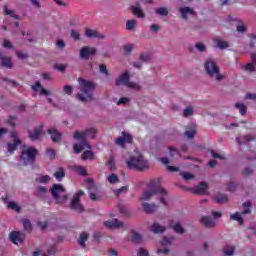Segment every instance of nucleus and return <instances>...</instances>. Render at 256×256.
<instances>
[{
  "instance_id": "nucleus-29",
  "label": "nucleus",
  "mask_w": 256,
  "mask_h": 256,
  "mask_svg": "<svg viewBox=\"0 0 256 256\" xmlns=\"http://www.w3.org/2000/svg\"><path fill=\"white\" fill-rule=\"evenodd\" d=\"M180 13L182 15V19H187V15H193L195 12L189 7H183L180 8Z\"/></svg>"
},
{
  "instance_id": "nucleus-1",
  "label": "nucleus",
  "mask_w": 256,
  "mask_h": 256,
  "mask_svg": "<svg viewBox=\"0 0 256 256\" xmlns=\"http://www.w3.org/2000/svg\"><path fill=\"white\" fill-rule=\"evenodd\" d=\"M149 189L145 190L143 193V201H149L151 197H155V195H161L160 197V203L162 205L167 206V200L165 197H167V190H165L163 187H161V183L159 180H151L148 184Z\"/></svg>"
},
{
  "instance_id": "nucleus-54",
  "label": "nucleus",
  "mask_w": 256,
  "mask_h": 256,
  "mask_svg": "<svg viewBox=\"0 0 256 256\" xmlns=\"http://www.w3.org/2000/svg\"><path fill=\"white\" fill-rule=\"evenodd\" d=\"M183 115H184V117H189V116L193 115V108H191V106L185 108Z\"/></svg>"
},
{
  "instance_id": "nucleus-39",
  "label": "nucleus",
  "mask_w": 256,
  "mask_h": 256,
  "mask_svg": "<svg viewBox=\"0 0 256 256\" xmlns=\"http://www.w3.org/2000/svg\"><path fill=\"white\" fill-rule=\"evenodd\" d=\"M197 133V130L195 128H189L185 131L184 135L187 137V139H193L195 137V134Z\"/></svg>"
},
{
  "instance_id": "nucleus-43",
  "label": "nucleus",
  "mask_w": 256,
  "mask_h": 256,
  "mask_svg": "<svg viewBox=\"0 0 256 256\" xmlns=\"http://www.w3.org/2000/svg\"><path fill=\"white\" fill-rule=\"evenodd\" d=\"M135 25H137V21H135L134 19L128 20L126 22L127 31H133V29H135Z\"/></svg>"
},
{
  "instance_id": "nucleus-5",
  "label": "nucleus",
  "mask_w": 256,
  "mask_h": 256,
  "mask_svg": "<svg viewBox=\"0 0 256 256\" xmlns=\"http://www.w3.org/2000/svg\"><path fill=\"white\" fill-rule=\"evenodd\" d=\"M97 135V128H86L85 131L81 132L79 130L74 132L73 139L76 141H82L83 145H86L87 149H92L91 144L87 141V137H91V139H95Z\"/></svg>"
},
{
  "instance_id": "nucleus-8",
  "label": "nucleus",
  "mask_w": 256,
  "mask_h": 256,
  "mask_svg": "<svg viewBox=\"0 0 256 256\" xmlns=\"http://www.w3.org/2000/svg\"><path fill=\"white\" fill-rule=\"evenodd\" d=\"M39 151L35 147H28L27 149L23 150L20 159H27L29 163H35V158L37 157V154Z\"/></svg>"
},
{
  "instance_id": "nucleus-62",
  "label": "nucleus",
  "mask_w": 256,
  "mask_h": 256,
  "mask_svg": "<svg viewBox=\"0 0 256 256\" xmlns=\"http://www.w3.org/2000/svg\"><path fill=\"white\" fill-rule=\"evenodd\" d=\"M3 81H5V83H11V85H13V87H19V82L13 81L9 78H3Z\"/></svg>"
},
{
  "instance_id": "nucleus-30",
  "label": "nucleus",
  "mask_w": 256,
  "mask_h": 256,
  "mask_svg": "<svg viewBox=\"0 0 256 256\" xmlns=\"http://www.w3.org/2000/svg\"><path fill=\"white\" fill-rule=\"evenodd\" d=\"M242 214L239 212H236L232 215H230V219L232 221H237L239 223V225H243L244 221H243V216H241Z\"/></svg>"
},
{
  "instance_id": "nucleus-2",
  "label": "nucleus",
  "mask_w": 256,
  "mask_h": 256,
  "mask_svg": "<svg viewBox=\"0 0 256 256\" xmlns=\"http://www.w3.org/2000/svg\"><path fill=\"white\" fill-rule=\"evenodd\" d=\"M79 90L80 93L76 95V99L82 103H87V101H93V91H95V84L89 80L79 78Z\"/></svg>"
},
{
  "instance_id": "nucleus-57",
  "label": "nucleus",
  "mask_w": 256,
  "mask_h": 256,
  "mask_svg": "<svg viewBox=\"0 0 256 256\" xmlns=\"http://www.w3.org/2000/svg\"><path fill=\"white\" fill-rule=\"evenodd\" d=\"M236 31H238V33H245V31H247V26H245L243 24H239L236 27Z\"/></svg>"
},
{
  "instance_id": "nucleus-16",
  "label": "nucleus",
  "mask_w": 256,
  "mask_h": 256,
  "mask_svg": "<svg viewBox=\"0 0 256 256\" xmlns=\"http://www.w3.org/2000/svg\"><path fill=\"white\" fill-rule=\"evenodd\" d=\"M130 77L129 72L125 71L117 80H116V87L119 85H125L127 87Z\"/></svg>"
},
{
  "instance_id": "nucleus-63",
  "label": "nucleus",
  "mask_w": 256,
  "mask_h": 256,
  "mask_svg": "<svg viewBox=\"0 0 256 256\" xmlns=\"http://www.w3.org/2000/svg\"><path fill=\"white\" fill-rule=\"evenodd\" d=\"M123 49L125 53H131V51H133V44L124 45Z\"/></svg>"
},
{
  "instance_id": "nucleus-15",
  "label": "nucleus",
  "mask_w": 256,
  "mask_h": 256,
  "mask_svg": "<svg viewBox=\"0 0 256 256\" xmlns=\"http://www.w3.org/2000/svg\"><path fill=\"white\" fill-rule=\"evenodd\" d=\"M200 223H202V225H204L207 229H213V227L217 225L214 219L209 216H203L200 220Z\"/></svg>"
},
{
  "instance_id": "nucleus-42",
  "label": "nucleus",
  "mask_w": 256,
  "mask_h": 256,
  "mask_svg": "<svg viewBox=\"0 0 256 256\" xmlns=\"http://www.w3.org/2000/svg\"><path fill=\"white\" fill-rule=\"evenodd\" d=\"M155 13L157 15H162L163 17H167L169 15V11L165 7L157 8Z\"/></svg>"
},
{
  "instance_id": "nucleus-25",
  "label": "nucleus",
  "mask_w": 256,
  "mask_h": 256,
  "mask_svg": "<svg viewBox=\"0 0 256 256\" xmlns=\"http://www.w3.org/2000/svg\"><path fill=\"white\" fill-rule=\"evenodd\" d=\"M142 207H143L145 213H147L148 215H151V213H153V211H155V209H157V205L149 204L147 202L143 203Z\"/></svg>"
},
{
  "instance_id": "nucleus-38",
  "label": "nucleus",
  "mask_w": 256,
  "mask_h": 256,
  "mask_svg": "<svg viewBox=\"0 0 256 256\" xmlns=\"http://www.w3.org/2000/svg\"><path fill=\"white\" fill-rule=\"evenodd\" d=\"M208 185L206 182H201L200 184H198V186L196 187V193H205V190L208 189Z\"/></svg>"
},
{
  "instance_id": "nucleus-27",
  "label": "nucleus",
  "mask_w": 256,
  "mask_h": 256,
  "mask_svg": "<svg viewBox=\"0 0 256 256\" xmlns=\"http://www.w3.org/2000/svg\"><path fill=\"white\" fill-rule=\"evenodd\" d=\"M81 159L83 161H87V159H89L90 161H93V159H95V153H93V151L91 150H86L82 153Z\"/></svg>"
},
{
  "instance_id": "nucleus-18",
  "label": "nucleus",
  "mask_w": 256,
  "mask_h": 256,
  "mask_svg": "<svg viewBox=\"0 0 256 256\" xmlns=\"http://www.w3.org/2000/svg\"><path fill=\"white\" fill-rule=\"evenodd\" d=\"M104 225L108 229H118V227H123V222H119V220L114 219L104 222Z\"/></svg>"
},
{
  "instance_id": "nucleus-17",
  "label": "nucleus",
  "mask_w": 256,
  "mask_h": 256,
  "mask_svg": "<svg viewBox=\"0 0 256 256\" xmlns=\"http://www.w3.org/2000/svg\"><path fill=\"white\" fill-rule=\"evenodd\" d=\"M85 35L88 39H103V35L99 34L96 30L86 28Z\"/></svg>"
},
{
  "instance_id": "nucleus-53",
  "label": "nucleus",
  "mask_w": 256,
  "mask_h": 256,
  "mask_svg": "<svg viewBox=\"0 0 256 256\" xmlns=\"http://www.w3.org/2000/svg\"><path fill=\"white\" fill-rule=\"evenodd\" d=\"M181 175L185 181H191V179H195V175L191 173H181Z\"/></svg>"
},
{
  "instance_id": "nucleus-56",
  "label": "nucleus",
  "mask_w": 256,
  "mask_h": 256,
  "mask_svg": "<svg viewBox=\"0 0 256 256\" xmlns=\"http://www.w3.org/2000/svg\"><path fill=\"white\" fill-rule=\"evenodd\" d=\"M242 175L244 177H249V175H253V170L249 167L245 168L244 171L242 172Z\"/></svg>"
},
{
  "instance_id": "nucleus-10",
  "label": "nucleus",
  "mask_w": 256,
  "mask_h": 256,
  "mask_svg": "<svg viewBox=\"0 0 256 256\" xmlns=\"http://www.w3.org/2000/svg\"><path fill=\"white\" fill-rule=\"evenodd\" d=\"M11 137L14 142L8 143L7 149H8V153H10V155H13L15 153V151H17V147H19V145H21V140L17 136L16 132H11Z\"/></svg>"
},
{
  "instance_id": "nucleus-41",
  "label": "nucleus",
  "mask_w": 256,
  "mask_h": 256,
  "mask_svg": "<svg viewBox=\"0 0 256 256\" xmlns=\"http://www.w3.org/2000/svg\"><path fill=\"white\" fill-rule=\"evenodd\" d=\"M2 47H4V49H9L10 51L15 50V47L13 46L11 41H9L8 39L3 40Z\"/></svg>"
},
{
  "instance_id": "nucleus-45",
  "label": "nucleus",
  "mask_w": 256,
  "mask_h": 256,
  "mask_svg": "<svg viewBox=\"0 0 256 256\" xmlns=\"http://www.w3.org/2000/svg\"><path fill=\"white\" fill-rule=\"evenodd\" d=\"M46 155H48L49 159L53 160L56 157L55 149L48 148L46 149Z\"/></svg>"
},
{
  "instance_id": "nucleus-37",
  "label": "nucleus",
  "mask_w": 256,
  "mask_h": 256,
  "mask_svg": "<svg viewBox=\"0 0 256 256\" xmlns=\"http://www.w3.org/2000/svg\"><path fill=\"white\" fill-rule=\"evenodd\" d=\"M171 228L179 235H183V233H185V228L181 226V223H176L174 226H171Z\"/></svg>"
},
{
  "instance_id": "nucleus-23",
  "label": "nucleus",
  "mask_w": 256,
  "mask_h": 256,
  "mask_svg": "<svg viewBox=\"0 0 256 256\" xmlns=\"http://www.w3.org/2000/svg\"><path fill=\"white\" fill-rule=\"evenodd\" d=\"M39 89H41V93L42 95H51V92H49V90L43 88V85L41 84V82H36L33 86H32V90L33 91H39Z\"/></svg>"
},
{
  "instance_id": "nucleus-46",
  "label": "nucleus",
  "mask_w": 256,
  "mask_h": 256,
  "mask_svg": "<svg viewBox=\"0 0 256 256\" xmlns=\"http://www.w3.org/2000/svg\"><path fill=\"white\" fill-rule=\"evenodd\" d=\"M76 171L78 175H82V177H87V170L83 168V166L76 167Z\"/></svg>"
},
{
  "instance_id": "nucleus-11",
  "label": "nucleus",
  "mask_w": 256,
  "mask_h": 256,
  "mask_svg": "<svg viewBox=\"0 0 256 256\" xmlns=\"http://www.w3.org/2000/svg\"><path fill=\"white\" fill-rule=\"evenodd\" d=\"M9 239L14 243V245H19L25 241V233L19 231H12L9 234Z\"/></svg>"
},
{
  "instance_id": "nucleus-36",
  "label": "nucleus",
  "mask_w": 256,
  "mask_h": 256,
  "mask_svg": "<svg viewBox=\"0 0 256 256\" xmlns=\"http://www.w3.org/2000/svg\"><path fill=\"white\" fill-rule=\"evenodd\" d=\"M74 153L79 154L83 149H87V145L83 144V140H81V145L74 144L73 145Z\"/></svg>"
},
{
  "instance_id": "nucleus-52",
  "label": "nucleus",
  "mask_w": 256,
  "mask_h": 256,
  "mask_svg": "<svg viewBox=\"0 0 256 256\" xmlns=\"http://www.w3.org/2000/svg\"><path fill=\"white\" fill-rule=\"evenodd\" d=\"M245 71H249L250 73H252L253 71H255V64L254 63H248L244 66Z\"/></svg>"
},
{
  "instance_id": "nucleus-22",
  "label": "nucleus",
  "mask_w": 256,
  "mask_h": 256,
  "mask_svg": "<svg viewBox=\"0 0 256 256\" xmlns=\"http://www.w3.org/2000/svg\"><path fill=\"white\" fill-rule=\"evenodd\" d=\"M41 133H43V125H40L39 129H34V132L29 134L31 141H37L41 137Z\"/></svg>"
},
{
  "instance_id": "nucleus-44",
  "label": "nucleus",
  "mask_w": 256,
  "mask_h": 256,
  "mask_svg": "<svg viewBox=\"0 0 256 256\" xmlns=\"http://www.w3.org/2000/svg\"><path fill=\"white\" fill-rule=\"evenodd\" d=\"M130 89H134L135 91H141V86L135 82H128L127 86Z\"/></svg>"
},
{
  "instance_id": "nucleus-12",
  "label": "nucleus",
  "mask_w": 256,
  "mask_h": 256,
  "mask_svg": "<svg viewBox=\"0 0 256 256\" xmlns=\"http://www.w3.org/2000/svg\"><path fill=\"white\" fill-rule=\"evenodd\" d=\"M97 49L85 46L80 49V58L81 59H90L91 55H95Z\"/></svg>"
},
{
  "instance_id": "nucleus-34",
  "label": "nucleus",
  "mask_w": 256,
  "mask_h": 256,
  "mask_svg": "<svg viewBox=\"0 0 256 256\" xmlns=\"http://www.w3.org/2000/svg\"><path fill=\"white\" fill-rule=\"evenodd\" d=\"M54 177L57 179V181H63L65 177V169L59 168L58 171L54 173Z\"/></svg>"
},
{
  "instance_id": "nucleus-21",
  "label": "nucleus",
  "mask_w": 256,
  "mask_h": 256,
  "mask_svg": "<svg viewBox=\"0 0 256 256\" xmlns=\"http://www.w3.org/2000/svg\"><path fill=\"white\" fill-rule=\"evenodd\" d=\"M214 201L219 204L227 203V201H229V197L226 194L219 192L214 197Z\"/></svg>"
},
{
  "instance_id": "nucleus-32",
  "label": "nucleus",
  "mask_w": 256,
  "mask_h": 256,
  "mask_svg": "<svg viewBox=\"0 0 256 256\" xmlns=\"http://www.w3.org/2000/svg\"><path fill=\"white\" fill-rule=\"evenodd\" d=\"M235 108L238 109L240 115H247V106L243 103H236Z\"/></svg>"
},
{
  "instance_id": "nucleus-40",
  "label": "nucleus",
  "mask_w": 256,
  "mask_h": 256,
  "mask_svg": "<svg viewBox=\"0 0 256 256\" xmlns=\"http://www.w3.org/2000/svg\"><path fill=\"white\" fill-rule=\"evenodd\" d=\"M8 209H12L13 211H16V213H21V207L13 201L8 202Z\"/></svg>"
},
{
  "instance_id": "nucleus-26",
  "label": "nucleus",
  "mask_w": 256,
  "mask_h": 256,
  "mask_svg": "<svg viewBox=\"0 0 256 256\" xmlns=\"http://www.w3.org/2000/svg\"><path fill=\"white\" fill-rule=\"evenodd\" d=\"M167 228H165L164 226L159 225V223H154L151 228L150 231H152V233H165Z\"/></svg>"
},
{
  "instance_id": "nucleus-49",
  "label": "nucleus",
  "mask_w": 256,
  "mask_h": 256,
  "mask_svg": "<svg viewBox=\"0 0 256 256\" xmlns=\"http://www.w3.org/2000/svg\"><path fill=\"white\" fill-rule=\"evenodd\" d=\"M237 189V184L235 182H229L227 185V191H230V193L235 192Z\"/></svg>"
},
{
  "instance_id": "nucleus-60",
  "label": "nucleus",
  "mask_w": 256,
  "mask_h": 256,
  "mask_svg": "<svg viewBox=\"0 0 256 256\" xmlns=\"http://www.w3.org/2000/svg\"><path fill=\"white\" fill-rule=\"evenodd\" d=\"M150 56L149 54H140V61H143L144 63H149Z\"/></svg>"
},
{
  "instance_id": "nucleus-24",
  "label": "nucleus",
  "mask_w": 256,
  "mask_h": 256,
  "mask_svg": "<svg viewBox=\"0 0 256 256\" xmlns=\"http://www.w3.org/2000/svg\"><path fill=\"white\" fill-rule=\"evenodd\" d=\"M223 256H234L235 255V246L227 245L222 250Z\"/></svg>"
},
{
  "instance_id": "nucleus-13",
  "label": "nucleus",
  "mask_w": 256,
  "mask_h": 256,
  "mask_svg": "<svg viewBox=\"0 0 256 256\" xmlns=\"http://www.w3.org/2000/svg\"><path fill=\"white\" fill-rule=\"evenodd\" d=\"M47 133L50 135L52 143H59L63 138V135L55 128H49Z\"/></svg>"
},
{
  "instance_id": "nucleus-33",
  "label": "nucleus",
  "mask_w": 256,
  "mask_h": 256,
  "mask_svg": "<svg viewBox=\"0 0 256 256\" xmlns=\"http://www.w3.org/2000/svg\"><path fill=\"white\" fill-rule=\"evenodd\" d=\"M24 231L27 233H31L33 231V226L31 225V221L29 219H23L22 220Z\"/></svg>"
},
{
  "instance_id": "nucleus-14",
  "label": "nucleus",
  "mask_w": 256,
  "mask_h": 256,
  "mask_svg": "<svg viewBox=\"0 0 256 256\" xmlns=\"http://www.w3.org/2000/svg\"><path fill=\"white\" fill-rule=\"evenodd\" d=\"M0 61L1 67L4 69H13V62L11 61V57L5 56L0 52Z\"/></svg>"
},
{
  "instance_id": "nucleus-9",
  "label": "nucleus",
  "mask_w": 256,
  "mask_h": 256,
  "mask_svg": "<svg viewBox=\"0 0 256 256\" xmlns=\"http://www.w3.org/2000/svg\"><path fill=\"white\" fill-rule=\"evenodd\" d=\"M122 136L116 138L115 143L119 147H122V149L125 148V143H133V136L127 132H122Z\"/></svg>"
},
{
  "instance_id": "nucleus-6",
  "label": "nucleus",
  "mask_w": 256,
  "mask_h": 256,
  "mask_svg": "<svg viewBox=\"0 0 256 256\" xmlns=\"http://www.w3.org/2000/svg\"><path fill=\"white\" fill-rule=\"evenodd\" d=\"M67 190L61 184H53L50 192L52 194L53 199L56 201V205H63V203L67 202L69 199L68 195L59 196V193H65Z\"/></svg>"
},
{
  "instance_id": "nucleus-31",
  "label": "nucleus",
  "mask_w": 256,
  "mask_h": 256,
  "mask_svg": "<svg viewBox=\"0 0 256 256\" xmlns=\"http://www.w3.org/2000/svg\"><path fill=\"white\" fill-rule=\"evenodd\" d=\"M87 239H89V235L87 233L83 232L80 234L78 243L83 249H85V241H87Z\"/></svg>"
},
{
  "instance_id": "nucleus-64",
  "label": "nucleus",
  "mask_w": 256,
  "mask_h": 256,
  "mask_svg": "<svg viewBox=\"0 0 256 256\" xmlns=\"http://www.w3.org/2000/svg\"><path fill=\"white\" fill-rule=\"evenodd\" d=\"M196 48L198 49V51H200V53H203V51H205V45L203 43H196Z\"/></svg>"
},
{
  "instance_id": "nucleus-50",
  "label": "nucleus",
  "mask_w": 256,
  "mask_h": 256,
  "mask_svg": "<svg viewBox=\"0 0 256 256\" xmlns=\"http://www.w3.org/2000/svg\"><path fill=\"white\" fill-rule=\"evenodd\" d=\"M108 181H109V183H112V184L113 183H119V178L115 174H110L108 176Z\"/></svg>"
},
{
  "instance_id": "nucleus-28",
  "label": "nucleus",
  "mask_w": 256,
  "mask_h": 256,
  "mask_svg": "<svg viewBox=\"0 0 256 256\" xmlns=\"http://www.w3.org/2000/svg\"><path fill=\"white\" fill-rule=\"evenodd\" d=\"M141 241H143V235L135 231H132V243H135V245H139Z\"/></svg>"
},
{
  "instance_id": "nucleus-55",
  "label": "nucleus",
  "mask_w": 256,
  "mask_h": 256,
  "mask_svg": "<svg viewBox=\"0 0 256 256\" xmlns=\"http://www.w3.org/2000/svg\"><path fill=\"white\" fill-rule=\"evenodd\" d=\"M49 181H51L49 175H43L39 178V183H49Z\"/></svg>"
},
{
  "instance_id": "nucleus-3",
  "label": "nucleus",
  "mask_w": 256,
  "mask_h": 256,
  "mask_svg": "<svg viewBox=\"0 0 256 256\" xmlns=\"http://www.w3.org/2000/svg\"><path fill=\"white\" fill-rule=\"evenodd\" d=\"M126 165L128 169H133L134 171H145V169H149V161L143 155L130 156L126 160Z\"/></svg>"
},
{
  "instance_id": "nucleus-20",
  "label": "nucleus",
  "mask_w": 256,
  "mask_h": 256,
  "mask_svg": "<svg viewBox=\"0 0 256 256\" xmlns=\"http://www.w3.org/2000/svg\"><path fill=\"white\" fill-rule=\"evenodd\" d=\"M3 12H4V15H9V17H11L12 19H16L17 21L21 19V16L15 14L14 10H9V7L7 5L3 6Z\"/></svg>"
},
{
  "instance_id": "nucleus-4",
  "label": "nucleus",
  "mask_w": 256,
  "mask_h": 256,
  "mask_svg": "<svg viewBox=\"0 0 256 256\" xmlns=\"http://www.w3.org/2000/svg\"><path fill=\"white\" fill-rule=\"evenodd\" d=\"M204 71L209 77H215L216 81H222V79H225V75L221 74V69L219 68V65H217V62H215V59L213 58H207L204 62Z\"/></svg>"
},
{
  "instance_id": "nucleus-61",
  "label": "nucleus",
  "mask_w": 256,
  "mask_h": 256,
  "mask_svg": "<svg viewBox=\"0 0 256 256\" xmlns=\"http://www.w3.org/2000/svg\"><path fill=\"white\" fill-rule=\"evenodd\" d=\"M99 69L100 73H104V75H109V71L107 70V66H105V64H100Z\"/></svg>"
},
{
  "instance_id": "nucleus-47",
  "label": "nucleus",
  "mask_w": 256,
  "mask_h": 256,
  "mask_svg": "<svg viewBox=\"0 0 256 256\" xmlns=\"http://www.w3.org/2000/svg\"><path fill=\"white\" fill-rule=\"evenodd\" d=\"M126 191H129V186H122L121 188L116 189L114 193L118 197V195H121V193H126Z\"/></svg>"
},
{
  "instance_id": "nucleus-59",
  "label": "nucleus",
  "mask_w": 256,
  "mask_h": 256,
  "mask_svg": "<svg viewBox=\"0 0 256 256\" xmlns=\"http://www.w3.org/2000/svg\"><path fill=\"white\" fill-rule=\"evenodd\" d=\"M64 93H66V95H71L73 93V86L65 85Z\"/></svg>"
},
{
  "instance_id": "nucleus-51",
  "label": "nucleus",
  "mask_w": 256,
  "mask_h": 256,
  "mask_svg": "<svg viewBox=\"0 0 256 256\" xmlns=\"http://www.w3.org/2000/svg\"><path fill=\"white\" fill-rule=\"evenodd\" d=\"M70 36L75 39V41H79V39H81V34H79V32L75 31V30H71L70 32Z\"/></svg>"
},
{
  "instance_id": "nucleus-58",
  "label": "nucleus",
  "mask_w": 256,
  "mask_h": 256,
  "mask_svg": "<svg viewBox=\"0 0 256 256\" xmlns=\"http://www.w3.org/2000/svg\"><path fill=\"white\" fill-rule=\"evenodd\" d=\"M137 255L138 256H149V252L145 248H139Z\"/></svg>"
},
{
  "instance_id": "nucleus-7",
  "label": "nucleus",
  "mask_w": 256,
  "mask_h": 256,
  "mask_svg": "<svg viewBox=\"0 0 256 256\" xmlns=\"http://www.w3.org/2000/svg\"><path fill=\"white\" fill-rule=\"evenodd\" d=\"M85 195V191L79 190L74 196L70 203V209L72 211H76V213H83L85 211V207H83V204H81V197Z\"/></svg>"
},
{
  "instance_id": "nucleus-35",
  "label": "nucleus",
  "mask_w": 256,
  "mask_h": 256,
  "mask_svg": "<svg viewBox=\"0 0 256 256\" xmlns=\"http://www.w3.org/2000/svg\"><path fill=\"white\" fill-rule=\"evenodd\" d=\"M214 43H216L218 49H227L229 47V43L221 39H214Z\"/></svg>"
},
{
  "instance_id": "nucleus-19",
  "label": "nucleus",
  "mask_w": 256,
  "mask_h": 256,
  "mask_svg": "<svg viewBox=\"0 0 256 256\" xmlns=\"http://www.w3.org/2000/svg\"><path fill=\"white\" fill-rule=\"evenodd\" d=\"M130 9H131L133 15L138 17V19H145V13L143 12V9H141V7L131 6Z\"/></svg>"
},
{
  "instance_id": "nucleus-48",
  "label": "nucleus",
  "mask_w": 256,
  "mask_h": 256,
  "mask_svg": "<svg viewBox=\"0 0 256 256\" xmlns=\"http://www.w3.org/2000/svg\"><path fill=\"white\" fill-rule=\"evenodd\" d=\"M47 193V188L45 186H39L37 189V197H43Z\"/></svg>"
}]
</instances>
